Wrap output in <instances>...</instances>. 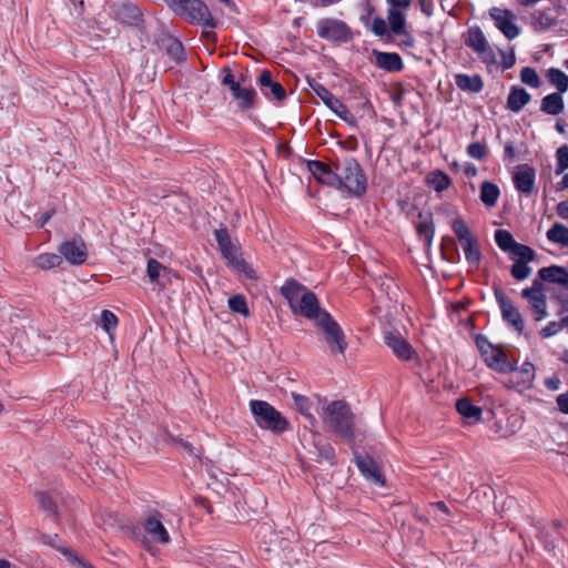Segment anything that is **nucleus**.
<instances>
[{
	"instance_id": "nucleus-52",
	"label": "nucleus",
	"mask_w": 568,
	"mask_h": 568,
	"mask_svg": "<svg viewBox=\"0 0 568 568\" xmlns=\"http://www.w3.org/2000/svg\"><path fill=\"white\" fill-rule=\"evenodd\" d=\"M467 154L476 160H483L487 154V149L484 143L474 142L467 146Z\"/></svg>"
},
{
	"instance_id": "nucleus-3",
	"label": "nucleus",
	"mask_w": 568,
	"mask_h": 568,
	"mask_svg": "<svg viewBox=\"0 0 568 568\" xmlns=\"http://www.w3.org/2000/svg\"><path fill=\"white\" fill-rule=\"evenodd\" d=\"M322 417L329 430L347 439L354 437V414L345 402L334 400L329 403L324 408Z\"/></svg>"
},
{
	"instance_id": "nucleus-13",
	"label": "nucleus",
	"mask_w": 568,
	"mask_h": 568,
	"mask_svg": "<svg viewBox=\"0 0 568 568\" xmlns=\"http://www.w3.org/2000/svg\"><path fill=\"white\" fill-rule=\"evenodd\" d=\"M316 31L320 38L328 41L347 42L351 39L349 28L339 20L323 19L317 22Z\"/></svg>"
},
{
	"instance_id": "nucleus-40",
	"label": "nucleus",
	"mask_w": 568,
	"mask_h": 568,
	"mask_svg": "<svg viewBox=\"0 0 568 568\" xmlns=\"http://www.w3.org/2000/svg\"><path fill=\"white\" fill-rule=\"evenodd\" d=\"M510 255L513 260L517 258V261L530 262L535 258L536 254L529 246L516 243L510 251Z\"/></svg>"
},
{
	"instance_id": "nucleus-48",
	"label": "nucleus",
	"mask_w": 568,
	"mask_h": 568,
	"mask_svg": "<svg viewBox=\"0 0 568 568\" xmlns=\"http://www.w3.org/2000/svg\"><path fill=\"white\" fill-rule=\"evenodd\" d=\"M510 273L517 281H523L530 275L531 268L528 266V262L516 261L511 266Z\"/></svg>"
},
{
	"instance_id": "nucleus-20",
	"label": "nucleus",
	"mask_w": 568,
	"mask_h": 568,
	"mask_svg": "<svg viewBox=\"0 0 568 568\" xmlns=\"http://www.w3.org/2000/svg\"><path fill=\"white\" fill-rule=\"evenodd\" d=\"M536 181V170L528 164H520L515 169L513 182L516 190L529 195L532 193Z\"/></svg>"
},
{
	"instance_id": "nucleus-41",
	"label": "nucleus",
	"mask_w": 568,
	"mask_h": 568,
	"mask_svg": "<svg viewBox=\"0 0 568 568\" xmlns=\"http://www.w3.org/2000/svg\"><path fill=\"white\" fill-rule=\"evenodd\" d=\"M520 375V383L526 387H531L532 382L536 377L535 366L530 362H524L520 368L516 369Z\"/></svg>"
},
{
	"instance_id": "nucleus-1",
	"label": "nucleus",
	"mask_w": 568,
	"mask_h": 568,
	"mask_svg": "<svg viewBox=\"0 0 568 568\" xmlns=\"http://www.w3.org/2000/svg\"><path fill=\"white\" fill-rule=\"evenodd\" d=\"M294 313L320 322L322 314H329L320 306L316 295L295 280H287L281 288Z\"/></svg>"
},
{
	"instance_id": "nucleus-34",
	"label": "nucleus",
	"mask_w": 568,
	"mask_h": 568,
	"mask_svg": "<svg viewBox=\"0 0 568 568\" xmlns=\"http://www.w3.org/2000/svg\"><path fill=\"white\" fill-rule=\"evenodd\" d=\"M465 258L471 265H478L481 254L479 251L478 242L475 237L462 243Z\"/></svg>"
},
{
	"instance_id": "nucleus-36",
	"label": "nucleus",
	"mask_w": 568,
	"mask_h": 568,
	"mask_svg": "<svg viewBox=\"0 0 568 568\" xmlns=\"http://www.w3.org/2000/svg\"><path fill=\"white\" fill-rule=\"evenodd\" d=\"M33 263L42 270H51L62 263V257L55 253H42L34 257Z\"/></svg>"
},
{
	"instance_id": "nucleus-58",
	"label": "nucleus",
	"mask_w": 568,
	"mask_h": 568,
	"mask_svg": "<svg viewBox=\"0 0 568 568\" xmlns=\"http://www.w3.org/2000/svg\"><path fill=\"white\" fill-rule=\"evenodd\" d=\"M559 410L568 415V390L557 396L556 399Z\"/></svg>"
},
{
	"instance_id": "nucleus-54",
	"label": "nucleus",
	"mask_w": 568,
	"mask_h": 568,
	"mask_svg": "<svg viewBox=\"0 0 568 568\" xmlns=\"http://www.w3.org/2000/svg\"><path fill=\"white\" fill-rule=\"evenodd\" d=\"M270 98L272 97L276 101H282L286 97L284 87L278 82H273L268 89Z\"/></svg>"
},
{
	"instance_id": "nucleus-57",
	"label": "nucleus",
	"mask_w": 568,
	"mask_h": 568,
	"mask_svg": "<svg viewBox=\"0 0 568 568\" xmlns=\"http://www.w3.org/2000/svg\"><path fill=\"white\" fill-rule=\"evenodd\" d=\"M315 447L317 448L318 455L322 458L331 460L335 457L334 448L329 444H324L322 446H320L318 444H315Z\"/></svg>"
},
{
	"instance_id": "nucleus-6",
	"label": "nucleus",
	"mask_w": 568,
	"mask_h": 568,
	"mask_svg": "<svg viewBox=\"0 0 568 568\" xmlns=\"http://www.w3.org/2000/svg\"><path fill=\"white\" fill-rule=\"evenodd\" d=\"M476 345L489 368L501 374L516 372L517 362L511 363L507 354L499 346L493 345L486 336L477 335Z\"/></svg>"
},
{
	"instance_id": "nucleus-32",
	"label": "nucleus",
	"mask_w": 568,
	"mask_h": 568,
	"mask_svg": "<svg viewBox=\"0 0 568 568\" xmlns=\"http://www.w3.org/2000/svg\"><path fill=\"white\" fill-rule=\"evenodd\" d=\"M547 239L562 247H568V227L560 223H555L547 231Z\"/></svg>"
},
{
	"instance_id": "nucleus-64",
	"label": "nucleus",
	"mask_w": 568,
	"mask_h": 568,
	"mask_svg": "<svg viewBox=\"0 0 568 568\" xmlns=\"http://www.w3.org/2000/svg\"><path fill=\"white\" fill-rule=\"evenodd\" d=\"M557 214L561 217L567 220L568 219V200L562 201L557 205Z\"/></svg>"
},
{
	"instance_id": "nucleus-18",
	"label": "nucleus",
	"mask_w": 568,
	"mask_h": 568,
	"mask_svg": "<svg viewBox=\"0 0 568 568\" xmlns=\"http://www.w3.org/2000/svg\"><path fill=\"white\" fill-rule=\"evenodd\" d=\"M489 14L495 21V26L508 40L519 36V28L515 24V16L511 11L500 8H491Z\"/></svg>"
},
{
	"instance_id": "nucleus-27",
	"label": "nucleus",
	"mask_w": 568,
	"mask_h": 568,
	"mask_svg": "<svg viewBox=\"0 0 568 568\" xmlns=\"http://www.w3.org/2000/svg\"><path fill=\"white\" fill-rule=\"evenodd\" d=\"M531 19L534 29L539 32L547 31L557 24V19L551 9L535 11Z\"/></svg>"
},
{
	"instance_id": "nucleus-17",
	"label": "nucleus",
	"mask_w": 568,
	"mask_h": 568,
	"mask_svg": "<svg viewBox=\"0 0 568 568\" xmlns=\"http://www.w3.org/2000/svg\"><path fill=\"white\" fill-rule=\"evenodd\" d=\"M59 253L62 258H65L70 264L81 265L87 261L88 250L82 239H73L60 244Z\"/></svg>"
},
{
	"instance_id": "nucleus-53",
	"label": "nucleus",
	"mask_w": 568,
	"mask_h": 568,
	"mask_svg": "<svg viewBox=\"0 0 568 568\" xmlns=\"http://www.w3.org/2000/svg\"><path fill=\"white\" fill-rule=\"evenodd\" d=\"M372 31L377 37H386L390 39V33L387 32L386 22L382 18H375L372 22Z\"/></svg>"
},
{
	"instance_id": "nucleus-21",
	"label": "nucleus",
	"mask_w": 568,
	"mask_h": 568,
	"mask_svg": "<svg viewBox=\"0 0 568 568\" xmlns=\"http://www.w3.org/2000/svg\"><path fill=\"white\" fill-rule=\"evenodd\" d=\"M542 284L544 282L557 284L560 286V293H568V271L558 265L541 267L538 271V278Z\"/></svg>"
},
{
	"instance_id": "nucleus-28",
	"label": "nucleus",
	"mask_w": 568,
	"mask_h": 568,
	"mask_svg": "<svg viewBox=\"0 0 568 568\" xmlns=\"http://www.w3.org/2000/svg\"><path fill=\"white\" fill-rule=\"evenodd\" d=\"M561 94L560 92H554L542 98L540 110L549 115L560 114L565 108Z\"/></svg>"
},
{
	"instance_id": "nucleus-10",
	"label": "nucleus",
	"mask_w": 568,
	"mask_h": 568,
	"mask_svg": "<svg viewBox=\"0 0 568 568\" xmlns=\"http://www.w3.org/2000/svg\"><path fill=\"white\" fill-rule=\"evenodd\" d=\"M546 292H550L539 280H534L530 287L521 291V296L527 300L535 321L540 322L548 316Z\"/></svg>"
},
{
	"instance_id": "nucleus-37",
	"label": "nucleus",
	"mask_w": 568,
	"mask_h": 568,
	"mask_svg": "<svg viewBox=\"0 0 568 568\" xmlns=\"http://www.w3.org/2000/svg\"><path fill=\"white\" fill-rule=\"evenodd\" d=\"M388 22L390 32L394 34L404 33L405 26H406V18L403 12H400L397 9H389L388 10Z\"/></svg>"
},
{
	"instance_id": "nucleus-33",
	"label": "nucleus",
	"mask_w": 568,
	"mask_h": 568,
	"mask_svg": "<svg viewBox=\"0 0 568 568\" xmlns=\"http://www.w3.org/2000/svg\"><path fill=\"white\" fill-rule=\"evenodd\" d=\"M549 82L557 88L558 92L568 91V75L560 69L550 68L547 72Z\"/></svg>"
},
{
	"instance_id": "nucleus-8",
	"label": "nucleus",
	"mask_w": 568,
	"mask_h": 568,
	"mask_svg": "<svg viewBox=\"0 0 568 568\" xmlns=\"http://www.w3.org/2000/svg\"><path fill=\"white\" fill-rule=\"evenodd\" d=\"M175 13L191 23L211 29L216 27V20L212 17L210 9L202 0H184L183 3L176 8Z\"/></svg>"
},
{
	"instance_id": "nucleus-25",
	"label": "nucleus",
	"mask_w": 568,
	"mask_h": 568,
	"mask_svg": "<svg viewBox=\"0 0 568 568\" xmlns=\"http://www.w3.org/2000/svg\"><path fill=\"white\" fill-rule=\"evenodd\" d=\"M376 65L387 72H399L404 63L399 54L390 52L374 51Z\"/></svg>"
},
{
	"instance_id": "nucleus-38",
	"label": "nucleus",
	"mask_w": 568,
	"mask_h": 568,
	"mask_svg": "<svg viewBox=\"0 0 568 568\" xmlns=\"http://www.w3.org/2000/svg\"><path fill=\"white\" fill-rule=\"evenodd\" d=\"M417 233L427 246H430L434 237V227L432 224V215L428 214L423 221L417 224Z\"/></svg>"
},
{
	"instance_id": "nucleus-5",
	"label": "nucleus",
	"mask_w": 568,
	"mask_h": 568,
	"mask_svg": "<svg viewBox=\"0 0 568 568\" xmlns=\"http://www.w3.org/2000/svg\"><path fill=\"white\" fill-rule=\"evenodd\" d=\"M250 408L256 425L272 433H283L288 428V422L270 403L253 399Z\"/></svg>"
},
{
	"instance_id": "nucleus-9",
	"label": "nucleus",
	"mask_w": 568,
	"mask_h": 568,
	"mask_svg": "<svg viewBox=\"0 0 568 568\" xmlns=\"http://www.w3.org/2000/svg\"><path fill=\"white\" fill-rule=\"evenodd\" d=\"M494 295L504 322L517 334H523L525 331V322L518 306L498 287L494 288Z\"/></svg>"
},
{
	"instance_id": "nucleus-59",
	"label": "nucleus",
	"mask_w": 568,
	"mask_h": 568,
	"mask_svg": "<svg viewBox=\"0 0 568 568\" xmlns=\"http://www.w3.org/2000/svg\"><path fill=\"white\" fill-rule=\"evenodd\" d=\"M398 36L400 37L399 45L405 48H412L414 45L415 40L409 32L404 31V33H399Z\"/></svg>"
},
{
	"instance_id": "nucleus-45",
	"label": "nucleus",
	"mask_w": 568,
	"mask_h": 568,
	"mask_svg": "<svg viewBox=\"0 0 568 568\" xmlns=\"http://www.w3.org/2000/svg\"><path fill=\"white\" fill-rule=\"evenodd\" d=\"M520 80L530 88L537 89L541 85L540 78L534 68L525 67L520 71Z\"/></svg>"
},
{
	"instance_id": "nucleus-35",
	"label": "nucleus",
	"mask_w": 568,
	"mask_h": 568,
	"mask_svg": "<svg viewBox=\"0 0 568 568\" xmlns=\"http://www.w3.org/2000/svg\"><path fill=\"white\" fill-rule=\"evenodd\" d=\"M255 95L254 89L243 88L233 98L236 100L239 109L245 111L254 106Z\"/></svg>"
},
{
	"instance_id": "nucleus-30",
	"label": "nucleus",
	"mask_w": 568,
	"mask_h": 568,
	"mask_svg": "<svg viewBox=\"0 0 568 568\" xmlns=\"http://www.w3.org/2000/svg\"><path fill=\"white\" fill-rule=\"evenodd\" d=\"M457 412L465 418L478 422L481 418V409L475 406L468 398H460L456 402Z\"/></svg>"
},
{
	"instance_id": "nucleus-15",
	"label": "nucleus",
	"mask_w": 568,
	"mask_h": 568,
	"mask_svg": "<svg viewBox=\"0 0 568 568\" xmlns=\"http://www.w3.org/2000/svg\"><path fill=\"white\" fill-rule=\"evenodd\" d=\"M384 343L389 347L393 354L400 361L408 362L416 356V352L410 343L398 332L387 329L383 335Z\"/></svg>"
},
{
	"instance_id": "nucleus-62",
	"label": "nucleus",
	"mask_w": 568,
	"mask_h": 568,
	"mask_svg": "<svg viewBox=\"0 0 568 568\" xmlns=\"http://www.w3.org/2000/svg\"><path fill=\"white\" fill-rule=\"evenodd\" d=\"M223 73H224V77L222 78L221 83L223 85H227V87L230 84H234L235 80H234L232 71H231V69L229 67L223 68Z\"/></svg>"
},
{
	"instance_id": "nucleus-44",
	"label": "nucleus",
	"mask_w": 568,
	"mask_h": 568,
	"mask_svg": "<svg viewBox=\"0 0 568 568\" xmlns=\"http://www.w3.org/2000/svg\"><path fill=\"white\" fill-rule=\"evenodd\" d=\"M452 229L460 243H464L474 237L468 225L463 219L454 220Z\"/></svg>"
},
{
	"instance_id": "nucleus-11",
	"label": "nucleus",
	"mask_w": 568,
	"mask_h": 568,
	"mask_svg": "<svg viewBox=\"0 0 568 568\" xmlns=\"http://www.w3.org/2000/svg\"><path fill=\"white\" fill-rule=\"evenodd\" d=\"M142 527L151 541L161 545H168L171 541L170 534L163 524V515L160 511L146 513Z\"/></svg>"
},
{
	"instance_id": "nucleus-56",
	"label": "nucleus",
	"mask_w": 568,
	"mask_h": 568,
	"mask_svg": "<svg viewBox=\"0 0 568 568\" xmlns=\"http://www.w3.org/2000/svg\"><path fill=\"white\" fill-rule=\"evenodd\" d=\"M562 328V324L558 323V322H549L540 332V335L544 337V338H548V337H551L554 335H556L558 332H560Z\"/></svg>"
},
{
	"instance_id": "nucleus-24",
	"label": "nucleus",
	"mask_w": 568,
	"mask_h": 568,
	"mask_svg": "<svg viewBox=\"0 0 568 568\" xmlns=\"http://www.w3.org/2000/svg\"><path fill=\"white\" fill-rule=\"evenodd\" d=\"M41 540L62 552L71 564L77 565L80 568H93L90 564L81 559L72 549L64 547L60 542V538L57 534L54 535H42Z\"/></svg>"
},
{
	"instance_id": "nucleus-47",
	"label": "nucleus",
	"mask_w": 568,
	"mask_h": 568,
	"mask_svg": "<svg viewBox=\"0 0 568 568\" xmlns=\"http://www.w3.org/2000/svg\"><path fill=\"white\" fill-rule=\"evenodd\" d=\"M227 304L232 312L248 316L250 312L247 303L243 295H234L230 297Z\"/></svg>"
},
{
	"instance_id": "nucleus-22",
	"label": "nucleus",
	"mask_w": 568,
	"mask_h": 568,
	"mask_svg": "<svg viewBox=\"0 0 568 568\" xmlns=\"http://www.w3.org/2000/svg\"><path fill=\"white\" fill-rule=\"evenodd\" d=\"M355 463L361 474L368 480L373 483L384 486L385 478L381 473L377 464L374 462L372 457L368 455L355 454Z\"/></svg>"
},
{
	"instance_id": "nucleus-7",
	"label": "nucleus",
	"mask_w": 568,
	"mask_h": 568,
	"mask_svg": "<svg viewBox=\"0 0 568 568\" xmlns=\"http://www.w3.org/2000/svg\"><path fill=\"white\" fill-rule=\"evenodd\" d=\"M316 324L323 331L324 342L331 353L344 355L347 348V342L341 325L331 316V314H322L320 322Z\"/></svg>"
},
{
	"instance_id": "nucleus-39",
	"label": "nucleus",
	"mask_w": 568,
	"mask_h": 568,
	"mask_svg": "<svg viewBox=\"0 0 568 568\" xmlns=\"http://www.w3.org/2000/svg\"><path fill=\"white\" fill-rule=\"evenodd\" d=\"M495 241L498 247L504 252H510L517 243L511 233L506 230H497L495 232Z\"/></svg>"
},
{
	"instance_id": "nucleus-14",
	"label": "nucleus",
	"mask_w": 568,
	"mask_h": 568,
	"mask_svg": "<svg viewBox=\"0 0 568 568\" xmlns=\"http://www.w3.org/2000/svg\"><path fill=\"white\" fill-rule=\"evenodd\" d=\"M146 274L150 282L153 284V290H158L159 292L164 291L173 281H180V277L174 272L162 265L155 258H149Z\"/></svg>"
},
{
	"instance_id": "nucleus-46",
	"label": "nucleus",
	"mask_w": 568,
	"mask_h": 568,
	"mask_svg": "<svg viewBox=\"0 0 568 568\" xmlns=\"http://www.w3.org/2000/svg\"><path fill=\"white\" fill-rule=\"evenodd\" d=\"M293 399L298 412L305 415L312 424L315 423V417L310 413V399L306 396L300 394H293Z\"/></svg>"
},
{
	"instance_id": "nucleus-16",
	"label": "nucleus",
	"mask_w": 568,
	"mask_h": 568,
	"mask_svg": "<svg viewBox=\"0 0 568 568\" xmlns=\"http://www.w3.org/2000/svg\"><path fill=\"white\" fill-rule=\"evenodd\" d=\"M313 91L323 101V103L334 112L339 119L345 122H352L354 120L353 114L347 106L335 97L328 89L321 83H311Z\"/></svg>"
},
{
	"instance_id": "nucleus-51",
	"label": "nucleus",
	"mask_w": 568,
	"mask_h": 568,
	"mask_svg": "<svg viewBox=\"0 0 568 568\" xmlns=\"http://www.w3.org/2000/svg\"><path fill=\"white\" fill-rule=\"evenodd\" d=\"M36 496H37V500H38L40 507L43 510L48 511L51 515H57L55 503L52 500V498L47 493L38 491Z\"/></svg>"
},
{
	"instance_id": "nucleus-55",
	"label": "nucleus",
	"mask_w": 568,
	"mask_h": 568,
	"mask_svg": "<svg viewBox=\"0 0 568 568\" xmlns=\"http://www.w3.org/2000/svg\"><path fill=\"white\" fill-rule=\"evenodd\" d=\"M272 73L268 70H263V72L260 75V85L262 93L270 98V93L267 91L268 87L273 83Z\"/></svg>"
},
{
	"instance_id": "nucleus-2",
	"label": "nucleus",
	"mask_w": 568,
	"mask_h": 568,
	"mask_svg": "<svg viewBox=\"0 0 568 568\" xmlns=\"http://www.w3.org/2000/svg\"><path fill=\"white\" fill-rule=\"evenodd\" d=\"M336 185L345 189L355 196H362L367 189V178L358 163L352 156L336 158Z\"/></svg>"
},
{
	"instance_id": "nucleus-60",
	"label": "nucleus",
	"mask_w": 568,
	"mask_h": 568,
	"mask_svg": "<svg viewBox=\"0 0 568 568\" xmlns=\"http://www.w3.org/2000/svg\"><path fill=\"white\" fill-rule=\"evenodd\" d=\"M418 2H419L422 12L425 16L430 17L433 14V9H434L433 0H419Z\"/></svg>"
},
{
	"instance_id": "nucleus-63",
	"label": "nucleus",
	"mask_w": 568,
	"mask_h": 568,
	"mask_svg": "<svg viewBox=\"0 0 568 568\" xmlns=\"http://www.w3.org/2000/svg\"><path fill=\"white\" fill-rule=\"evenodd\" d=\"M504 151H505V159L509 162H513V160L516 156L515 146L513 145V143H510V142L506 143Z\"/></svg>"
},
{
	"instance_id": "nucleus-49",
	"label": "nucleus",
	"mask_w": 568,
	"mask_h": 568,
	"mask_svg": "<svg viewBox=\"0 0 568 568\" xmlns=\"http://www.w3.org/2000/svg\"><path fill=\"white\" fill-rule=\"evenodd\" d=\"M101 324L105 332L112 336L118 326V318L111 311L104 310L101 313Z\"/></svg>"
},
{
	"instance_id": "nucleus-29",
	"label": "nucleus",
	"mask_w": 568,
	"mask_h": 568,
	"mask_svg": "<svg viewBox=\"0 0 568 568\" xmlns=\"http://www.w3.org/2000/svg\"><path fill=\"white\" fill-rule=\"evenodd\" d=\"M456 85L467 92L478 93L483 90L484 83L480 75L457 74L455 77Z\"/></svg>"
},
{
	"instance_id": "nucleus-43",
	"label": "nucleus",
	"mask_w": 568,
	"mask_h": 568,
	"mask_svg": "<svg viewBox=\"0 0 568 568\" xmlns=\"http://www.w3.org/2000/svg\"><path fill=\"white\" fill-rule=\"evenodd\" d=\"M165 50L175 62H181L185 59L184 48L176 39H169Z\"/></svg>"
},
{
	"instance_id": "nucleus-42",
	"label": "nucleus",
	"mask_w": 568,
	"mask_h": 568,
	"mask_svg": "<svg viewBox=\"0 0 568 568\" xmlns=\"http://www.w3.org/2000/svg\"><path fill=\"white\" fill-rule=\"evenodd\" d=\"M429 184L437 191L443 192L450 185V179L442 171H435L429 176Z\"/></svg>"
},
{
	"instance_id": "nucleus-19",
	"label": "nucleus",
	"mask_w": 568,
	"mask_h": 568,
	"mask_svg": "<svg viewBox=\"0 0 568 568\" xmlns=\"http://www.w3.org/2000/svg\"><path fill=\"white\" fill-rule=\"evenodd\" d=\"M307 168L317 181L335 187L337 181L336 159L332 160L328 164L322 161L312 160L307 162Z\"/></svg>"
},
{
	"instance_id": "nucleus-31",
	"label": "nucleus",
	"mask_w": 568,
	"mask_h": 568,
	"mask_svg": "<svg viewBox=\"0 0 568 568\" xmlns=\"http://www.w3.org/2000/svg\"><path fill=\"white\" fill-rule=\"evenodd\" d=\"M500 195L499 187L488 181H485L480 185V200L486 206H494Z\"/></svg>"
},
{
	"instance_id": "nucleus-50",
	"label": "nucleus",
	"mask_w": 568,
	"mask_h": 568,
	"mask_svg": "<svg viewBox=\"0 0 568 568\" xmlns=\"http://www.w3.org/2000/svg\"><path fill=\"white\" fill-rule=\"evenodd\" d=\"M557 165L556 174H561L568 169V145L564 144L557 149L556 152Z\"/></svg>"
},
{
	"instance_id": "nucleus-4",
	"label": "nucleus",
	"mask_w": 568,
	"mask_h": 568,
	"mask_svg": "<svg viewBox=\"0 0 568 568\" xmlns=\"http://www.w3.org/2000/svg\"><path fill=\"white\" fill-rule=\"evenodd\" d=\"M215 240L222 256L227 261V265L244 274L246 277L255 280V271L244 261L240 247L231 240L225 227L214 231Z\"/></svg>"
},
{
	"instance_id": "nucleus-12",
	"label": "nucleus",
	"mask_w": 568,
	"mask_h": 568,
	"mask_svg": "<svg viewBox=\"0 0 568 568\" xmlns=\"http://www.w3.org/2000/svg\"><path fill=\"white\" fill-rule=\"evenodd\" d=\"M465 44L473 49L483 62H495V52L479 27H470L467 30Z\"/></svg>"
},
{
	"instance_id": "nucleus-23",
	"label": "nucleus",
	"mask_w": 568,
	"mask_h": 568,
	"mask_svg": "<svg viewBox=\"0 0 568 568\" xmlns=\"http://www.w3.org/2000/svg\"><path fill=\"white\" fill-rule=\"evenodd\" d=\"M114 18L123 24L139 27L142 22V12L133 3H122L115 8Z\"/></svg>"
},
{
	"instance_id": "nucleus-61",
	"label": "nucleus",
	"mask_w": 568,
	"mask_h": 568,
	"mask_svg": "<svg viewBox=\"0 0 568 568\" xmlns=\"http://www.w3.org/2000/svg\"><path fill=\"white\" fill-rule=\"evenodd\" d=\"M387 3L390 6L389 9H407L409 8L412 0H387Z\"/></svg>"
},
{
	"instance_id": "nucleus-26",
	"label": "nucleus",
	"mask_w": 568,
	"mask_h": 568,
	"mask_svg": "<svg viewBox=\"0 0 568 568\" xmlns=\"http://www.w3.org/2000/svg\"><path fill=\"white\" fill-rule=\"evenodd\" d=\"M530 100L531 95L525 89L514 87L511 88L507 99V108L510 111L518 113L530 102Z\"/></svg>"
}]
</instances>
